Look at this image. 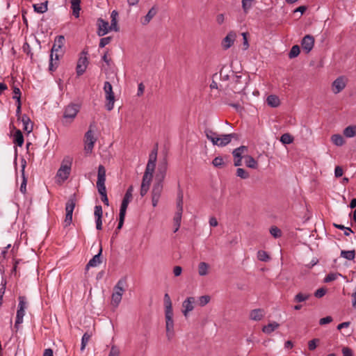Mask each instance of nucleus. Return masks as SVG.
<instances>
[{"label": "nucleus", "mask_w": 356, "mask_h": 356, "mask_svg": "<svg viewBox=\"0 0 356 356\" xmlns=\"http://www.w3.org/2000/svg\"><path fill=\"white\" fill-rule=\"evenodd\" d=\"M65 37L63 35H58L56 37L53 47L51 50L49 56V70L51 72H54L58 67V63H54V53L61 51L65 43Z\"/></svg>", "instance_id": "nucleus-1"}, {"label": "nucleus", "mask_w": 356, "mask_h": 356, "mask_svg": "<svg viewBox=\"0 0 356 356\" xmlns=\"http://www.w3.org/2000/svg\"><path fill=\"white\" fill-rule=\"evenodd\" d=\"M80 109V106L77 104H70L65 108L63 115L61 120L64 126H69L76 117Z\"/></svg>", "instance_id": "nucleus-2"}, {"label": "nucleus", "mask_w": 356, "mask_h": 356, "mask_svg": "<svg viewBox=\"0 0 356 356\" xmlns=\"http://www.w3.org/2000/svg\"><path fill=\"white\" fill-rule=\"evenodd\" d=\"M104 90L106 94V99L108 101L106 104V108L108 111H111L113 108L115 95L113 92L112 85L110 82L106 81L104 83Z\"/></svg>", "instance_id": "nucleus-3"}, {"label": "nucleus", "mask_w": 356, "mask_h": 356, "mask_svg": "<svg viewBox=\"0 0 356 356\" xmlns=\"http://www.w3.org/2000/svg\"><path fill=\"white\" fill-rule=\"evenodd\" d=\"M71 172V162L65 163V161L62 163L60 168L56 173V177L60 180H58L59 184L64 182L70 176Z\"/></svg>", "instance_id": "nucleus-4"}, {"label": "nucleus", "mask_w": 356, "mask_h": 356, "mask_svg": "<svg viewBox=\"0 0 356 356\" xmlns=\"http://www.w3.org/2000/svg\"><path fill=\"white\" fill-rule=\"evenodd\" d=\"M76 202V194L74 193L72 195L69 200H67L66 205H65V211H66V215H65V222H72V213L74 209L75 205Z\"/></svg>", "instance_id": "nucleus-5"}, {"label": "nucleus", "mask_w": 356, "mask_h": 356, "mask_svg": "<svg viewBox=\"0 0 356 356\" xmlns=\"http://www.w3.org/2000/svg\"><path fill=\"white\" fill-rule=\"evenodd\" d=\"M166 336L170 340L174 335L173 311L165 312Z\"/></svg>", "instance_id": "nucleus-6"}, {"label": "nucleus", "mask_w": 356, "mask_h": 356, "mask_svg": "<svg viewBox=\"0 0 356 356\" xmlns=\"http://www.w3.org/2000/svg\"><path fill=\"white\" fill-rule=\"evenodd\" d=\"M233 76H234L233 88L234 90V92L239 93L241 91H243V90H245V88L246 87V84H247L246 79H245L243 80V76L241 75H236V74L234 75V74Z\"/></svg>", "instance_id": "nucleus-7"}, {"label": "nucleus", "mask_w": 356, "mask_h": 356, "mask_svg": "<svg viewBox=\"0 0 356 356\" xmlns=\"http://www.w3.org/2000/svg\"><path fill=\"white\" fill-rule=\"evenodd\" d=\"M177 211L174 216V221L175 222H180L183 211V192L181 189L179 190L177 194Z\"/></svg>", "instance_id": "nucleus-8"}, {"label": "nucleus", "mask_w": 356, "mask_h": 356, "mask_svg": "<svg viewBox=\"0 0 356 356\" xmlns=\"http://www.w3.org/2000/svg\"><path fill=\"white\" fill-rule=\"evenodd\" d=\"M95 127L94 124H90L88 131L85 134V142L88 149L92 150L94 147L96 138L94 137L92 129Z\"/></svg>", "instance_id": "nucleus-9"}, {"label": "nucleus", "mask_w": 356, "mask_h": 356, "mask_svg": "<svg viewBox=\"0 0 356 356\" xmlns=\"http://www.w3.org/2000/svg\"><path fill=\"white\" fill-rule=\"evenodd\" d=\"M236 38V34L234 31H229L227 35L223 38L221 42V45L223 49L227 50L230 48Z\"/></svg>", "instance_id": "nucleus-10"}, {"label": "nucleus", "mask_w": 356, "mask_h": 356, "mask_svg": "<svg viewBox=\"0 0 356 356\" xmlns=\"http://www.w3.org/2000/svg\"><path fill=\"white\" fill-rule=\"evenodd\" d=\"M314 45V38L311 35H306L301 41L302 49L309 53L313 49Z\"/></svg>", "instance_id": "nucleus-11"}, {"label": "nucleus", "mask_w": 356, "mask_h": 356, "mask_svg": "<svg viewBox=\"0 0 356 356\" xmlns=\"http://www.w3.org/2000/svg\"><path fill=\"white\" fill-rule=\"evenodd\" d=\"M89 61L87 56H80L76 65V74L78 76L82 75L88 65Z\"/></svg>", "instance_id": "nucleus-12"}, {"label": "nucleus", "mask_w": 356, "mask_h": 356, "mask_svg": "<svg viewBox=\"0 0 356 356\" xmlns=\"http://www.w3.org/2000/svg\"><path fill=\"white\" fill-rule=\"evenodd\" d=\"M167 171V161L164 159L158 167L157 173L156 175V181L163 183Z\"/></svg>", "instance_id": "nucleus-13"}, {"label": "nucleus", "mask_w": 356, "mask_h": 356, "mask_svg": "<svg viewBox=\"0 0 356 356\" xmlns=\"http://www.w3.org/2000/svg\"><path fill=\"white\" fill-rule=\"evenodd\" d=\"M97 26L98 29L97 33L99 36H103L110 31L108 22L102 18L97 19Z\"/></svg>", "instance_id": "nucleus-14"}, {"label": "nucleus", "mask_w": 356, "mask_h": 356, "mask_svg": "<svg viewBox=\"0 0 356 356\" xmlns=\"http://www.w3.org/2000/svg\"><path fill=\"white\" fill-rule=\"evenodd\" d=\"M346 87V83L344 79L342 76L338 77L332 83V90L334 94H337L342 91Z\"/></svg>", "instance_id": "nucleus-15"}, {"label": "nucleus", "mask_w": 356, "mask_h": 356, "mask_svg": "<svg viewBox=\"0 0 356 356\" xmlns=\"http://www.w3.org/2000/svg\"><path fill=\"white\" fill-rule=\"evenodd\" d=\"M195 302V298L193 297H188L183 302L182 307L184 308L182 312L184 315L186 317L188 315V313L191 312L194 307L193 303Z\"/></svg>", "instance_id": "nucleus-16"}, {"label": "nucleus", "mask_w": 356, "mask_h": 356, "mask_svg": "<svg viewBox=\"0 0 356 356\" xmlns=\"http://www.w3.org/2000/svg\"><path fill=\"white\" fill-rule=\"evenodd\" d=\"M127 277H122L118 280V283L114 286V292H118L119 293H120L121 296H122L124 292L125 291V287L127 286Z\"/></svg>", "instance_id": "nucleus-17"}, {"label": "nucleus", "mask_w": 356, "mask_h": 356, "mask_svg": "<svg viewBox=\"0 0 356 356\" xmlns=\"http://www.w3.org/2000/svg\"><path fill=\"white\" fill-rule=\"evenodd\" d=\"M102 252V249L100 248L99 253L95 254L87 264L86 267V270L88 269L90 267H96L102 263V259H101Z\"/></svg>", "instance_id": "nucleus-18"}, {"label": "nucleus", "mask_w": 356, "mask_h": 356, "mask_svg": "<svg viewBox=\"0 0 356 356\" xmlns=\"http://www.w3.org/2000/svg\"><path fill=\"white\" fill-rule=\"evenodd\" d=\"M234 72L229 69V67H226L225 65H223L220 71V76L222 81H229L230 79V74L234 75Z\"/></svg>", "instance_id": "nucleus-19"}, {"label": "nucleus", "mask_w": 356, "mask_h": 356, "mask_svg": "<svg viewBox=\"0 0 356 356\" xmlns=\"http://www.w3.org/2000/svg\"><path fill=\"white\" fill-rule=\"evenodd\" d=\"M265 315L264 311L262 309H255L250 312V318L253 321H260Z\"/></svg>", "instance_id": "nucleus-20"}, {"label": "nucleus", "mask_w": 356, "mask_h": 356, "mask_svg": "<svg viewBox=\"0 0 356 356\" xmlns=\"http://www.w3.org/2000/svg\"><path fill=\"white\" fill-rule=\"evenodd\" d=\"M237 134H224L222 135L220 137H219L220 139V146L224 147L227 145H228L231 141L232 139L234 138H236Z\"/></svg>", "instance_id": "nucleus-21"}, {"label": "nucleus", "mask_w": 356, "mask_h": 356, "mask_svg": "<svg viewBox=\"0 0 356 356\" xmlns=\"http://www.w3.org/2000/svg\"><path fill=\"white\" fill-rule=\"evenodd\" d=\"M81 1L80 0H71V8L72 10V15L76 17H79L81 10Z\"/></svg>", "instance_id": "nucleus-22"}, {"label": "nucleus", "mask_w": 356, "mask_h": 356, "mask_svg": "<svg viewBox=\"0 0 356 356\" xmlns=\"http://www.w3.org/2000/svg\"><path fill=\"white\" fill-rule=\"evenodd\" d=\"M157 13V8L155 7H152L148 11L147 14L142 19L141 23L143 25L147 24L150 20L156 15Z\"/></svg>", "instance_id": "nucleus-23"}, {"label": "nucleus", "mask_w": 356, "mask_h": 356, "mask_svg": "<svg viewBox=\"0 0 356 356\" xmlns=\"http://www.w3.org/2000/svg\"><path fill=\"white\" fill-rule=\"evenodd\" d=\"M21 120L24 124V130L28 133L31 132L33 130V124L31 123L29 117L24 114L22 116Z\"/></svg>", "instance_id": "nucleus-24"}, {"label": "nucleus", "mask_w": 356, "mask_h": 356, "mask_svg": "<svg viewBox=\"0 0 356 356\" xmlns=\"http://www.w3.org/2000/svg\"><path fill=\"white\" fill-rule=\"evenodd\" d=\"M248 151V147L241 145L239 147L234 149L232 152L234 159H244L243 154Z\"/></svg>", "instance_id": "nucleus-25"}, {"label": "nucleus", "mask_w": 356, "mask_h": 356, "mask_svg": "<svg viewBox=\"0 0 356 356\" xmlns=\"http://www.w3.org/2000/svg\"><path fill=\"white\" fill-rule=\"evenodd\" d=\"M24 139L22 131L19 129H17L13 136V143L16 145L22 147L24 144Z\"/></svg>", "instance_id": "nucleus-26"}, {"label": "nucleus", "mask_w": 356, "mask_h": 356, "mask_svg": "<svg viewBox=\"0 0 356 356\" xmlns=\"http://www.w3.org/2000/svg\"><path fill=\"white\" fill-rule=\"evenodd\" d=\"M22 162H23L22 165V182L20 186V191L22 193L25 194L26 192V183H27V179L26 178V177L24 175V168L26 167V161L23 159Z\"/></svg>", "instance_id": "nucleus-27"}, {"label": "nucleus", "mask_w": 356, "mask_h": 356, "mask_svg": "<svg viewBox=\"0 0 356 356\" xmlns=\"http://www.w3.org/2000/svg\"><path fill=\"white\" fill-rule=\"evenodd\" d=\"M245 165L250 168L257 169L258 167L257 161L250 155L244 156Z\"/></svg>", "instance_id": "nucleus-28"}, {"label": "nucleus", "mask_w": 356, "mask_h": 356, "mask_svg": "<svg viewBox=\"0 0 356 356\" xmlns=\"http://www.w3.org/2000/svg\"><path fill=\"white\" fill-rule=\"evenodd\" d=\"M162 191H163V183L156 181L153 186V188L152 191V196L160 197Z\"/></svg>", "instance_id": "nucleus-29"}, {"label": "nucleus", "mask_w": 356, "mask_h": 356, "mask_svg": "<svg viewBox=\"0 0 356 356\" xmlns=\"http://www.w3.org/2000/svg\"><path fill=\"white\" fill-rule=\"evenodd\" d=\"M48 1H45L43 3L39 4H33V7L35 13L42 14L47 11Z\"/></svg>", "instance_id": "nucleus-30"}, {"label": "nucleus", "mask_w": 356, "mask_h": 356, "mask_svg": "<svg viewBox=\"0 0 356 356\" xmlns=\"http://www.w3.org/2000/svg\"><path fill=\"white\" fill-rule=\"evenodd\" d=\"M280 327V324L275 321L268 323L264 325L262 328V331L266 334H270L274 330Z\"/></svg>", "instance_id": "nucleus-31"}, {"label": "nucleus", "mask_w": 356, "mask_h": 356, "mask_svg": "<svg viewBox=\"0 0 356 356\" xmlns=\"http://www.w3.org/2000/svg\"><path fill=\"white\" fill-rule=\"evenodd\" d=\"M133 191H134L133 186H130L128 188V189L127 190L126 193H125V195H124V196L123 197V200H122V204H124V205H126V206L129 205V203L132 200V192H133Z\"/></svg>", "instance_id": "nucleus-32"}, {"label": "nucleus", "mask_w": 356, "mask_h": 356, "mask_svg": "<svg viewBox=\"0 0 356 356\" xmlns=\"http://www.w3.org/2000/svg\"><path fill=\"white\" fill-rule=\"evenodd\" d=\"M266 101H267L268 104L273 108L277 107L280 104L279 97L275 95H269L267 97Z\"/></svg>", "instance_id": "nucleus-33"}, {"label": "nucleus", "mask_w": 356, "mask_h": 356, "mask_svg": "<svg viewBox=\"0 0 356 356\" xmlns=\"http://www.w3.org/2000/svg\"><path fill=\"white\" fill-rule=\"evenodd\" d=\"M209 265L204 261H202L198 265V274L200 276H205L209 273Z\"/></svg>", "instance_id": "nucleus-34"}, {"label": "nucleus", "mask_w": 356, "mask_h": 356, "mask_svg": "<svg viewBox=\"0 0 356 356\" xmlns=\"http://www.w3.org/2000/svg\"><path fill=\"white\" fill-rule=\"evenodd\" d=\"M156 160L152 161V159H149L144 174L153 176V173L156 167Z\"/></svg>", "instance_id": "nucleus-35"}, {"label": "nucleus", "mask_w": 356, "mask_h": 356, "mask_svg": "<svg viewBox=\"0 0 356 356\" xmlns=\"http://www.w3.org/2000/svg\"><path fill=\"white\" fill-rule=\"evenodd\" d=\"M24 316V310L23 309H19L17 311L16 321L15 323V328L17 330L19 325L23 322V317Z\"/></svg>", "instance_id": "nucleus-36"}, {"label": "nucleus", "mask_w": 356, "mask_h": 356, "mask_svg": "<svg viewBox=\"0 0 356 356\" xmlns=\"http://www.w3.org/2000/svg\"><path fill=\"white\" fill-rule=\"evenodd\" d=\"M343 135L347 138H352L356 135V125H350L343 130Z\"/></svg>", "instance_id": "nucleus-37"}, {"label": "nucleus", "mask_w": 356, "mask_h": 356, "mask_svg": "<svg viewBox=\"0 0 356 356\" xmlns=\"http://www.w3.org/2000/svg\"><path fill=\"white\" fill-rule=\"evenodd\" d=\"M332 142L337 146H342L344 143L345 140L343 138V136L340 134H334L331 137Z\"/></svg>", "instance_id": "nucleus-38"}, {"label": "nucleus", "mask_w": 356, "mask_h": 356, "mask_svg": "<svg viewBox=\"0 0 356 356\" xmlns=\"http://www.w3.org/2000/svg\"><path fill=\"white\" fill-rule=\"evenodd\" d=\"M106 181V169L104 165H99L98 167V173H97V181L102 182Z\"/></svg>", "instance_id": "nucleus-39"}, {"label": "nucleus", "mask_w": 356, "mask_h": 356, "mask_svg": "<svg viewBox=\"0 0 356 356\" xmlns=\"http://www.w3.org/2000/svg\"><path fill=\"white\" fill-rule=\"evenodd\" d=\"M341 257L348 260H353L355 257V251L353 250H341Z\"/></svg>", "instance_id": "nucleus-40"}, {"label": "nucleus", "mask_w": 356, "mask_h": 356, "mask_svg": "<svg viewBox=\"0 0 356 356\" xmlns=\"http://www.w3.org/2000/svg\"><path fill=\"white\" fill-rule=\"evenodd\" d=\"M293 137L289 133L284 134L280 137V142L284 145H289L293 142Z\"/></svg>", "instance_id": "nucleus-41"}, {"label": "nucleus", "mask_w": 356, "mask_h": 356, "mask_svg": "<svg viewBox=\"0 0 356 356\" xmlns=\"http://www.w3.org/2000/svg\"><path fill=\"white\" fill-rule=\"evenodd\" d=\"M102 207L100 205H97L95 207L94 215L95 217V222H102Z\"/></svg>", "instance_id": "nucleus-42"}, {"label": "nucleus", "mask_w": 356, "mask_h": 356, "mask_svg": "<svg viewBox=\"0 0 356 356\" xmlns=\"http://www.w3.org/2000/svg\"><path fill=\"white\" fill-rule=\"evenodd\" d=\"M92 337V333H89L88 332H86L83 334L82 339H81V350L83 351L88 341H90V338Z\"/></svg>", "instance_id": "nucleus-43"}, {"label": "nucleus", "mask_w": 356, "mask_h": 356, "mask_svg": "<svg viewBox=\"0 0 356 356\" xmlns=\"http://www.w3.org/2000/svg\"><path fill=\"white\" fill-rule=\"evenodd\" d=\"M165 312H172V302L168 293L164 295Z\"/></svg>", "instance_id": "nucleus-44"}, {"label": "nucleus", "mask_w": 356, "mask_h": 356, "mask_svg": "<svg viewBox=\"0 0 356 356\" xmlns=\"http://www.w3.org/2000/svg\"><path fill=\"white\" fill-rule=\"evenodd\" d=\"M122 296L120 295L118 292H114L112 294L111 297V303L113 305L117 307L119 303L121 302Z\"/></svg>", "instance_id": "nucleus-45"}, {"label": "nucleus", "mask_w": 356, "mask_h": 356, "mask_svg": "<svg viewBox=\"0 0 356 356\" xmlns=\"http://www.w3.org/2000/svg\"><path fill=\"white\" fill-rule=\"evenodd\" d=\"M341 275L339 273H330L327 274L324 278V282L328 283L336 280Z\"/></svg>", "instance_id": "nucleus-46"}, {"label": "nucleus", "mask_w": 356, "mask_h": 356, "mask_svg": "<svg viewBox=\"0 0 356 356\" xmlns=\"http://www.w3.org/2000/svg\"><path fill=\"white\" fill-rule=\"evenodd\" d=\"M270 234L275 238L282 236V230L276 226H272L269 229Z\"/></svg>", "instance_id": "nucleus-47"}, {"label": "nucleus", "mask_w": 356, "mask_h": 356, "mask_svg": "<svg viewBox=\"0 0 356 356\" xmlns=\"http://www.w3.org/2000/svg\"><path fill=\"white\" fill-rule=\"evenodd\" d=\"M300 52V47L297 44L293 45L289 53V57L290 58H296L299 55Z\"/></svg>", "instance_id": "nucleus-48"}, {"label": "nucleus", "mask_w": 356, "mask_h": 356, "mask_svg": "<svg viewBox=\"0 0 356 356\" xmlns=\"http://www.w3.org/2000/svg\"><path fill=\"white\" fill-rule=\"evenodd\" d=\"M257 258L262 261H268L270 259L268 254L264 250H259L257 252Z\"/></svg>", "instance_id": "nucleus-49"}, {"label": "nucleus", "mask_w": 356, "mask_h": 356, "mask_svg": "<svg viewBox=\"0 0 356 356\" xmlns=\"http://www.w3.org/2000/svg\"><path fill=\"white\" fill-rule=\"evenodd\" d=\"M127 207H128V206L121 204L120 213H119L118 222H124Z\"/></svg>", "instance_id": "nucleus-50"}, {"label": "nucleus", "mask_w": 356, "mask_h": 356, "mask_svg": "<svg viewBox=\"0 0 356 356\" xmlns=\"http://www.w3.org/2000/svg\"><path fill=\"white\" fill-rule=\"evenodd\" d=\"M236 176L241 177V179H248L250 177L249 173L245 170L243 168H238L236 170Z\"/></svg>", "instance_id": "nucleus-51"}, {"label": "nucleus", "mask_w": 356, "mask_h": 356, "mask_svg": "<svg viewBox=\"0 0 356 356\" xmlns=\"http://www.w3.org/2000/svg\"><path fill=\"white\" fill-rule=\"evenodd\" d=\"M211 300V297L208 295L202 296L199 298L198 304L201 307H204L207 305Z\"/></svg>", "instance_id": "nucleus-52"}, {"label": "nucleus", "mask_w": 356, "mask_h": 356, "mask_svg": "<svg viewBox=\"0 0 356 356\" xmlns=\"http://www.w3.org/2000/svg\"><path fill=\"white\" fill-rule=\"evenodd\" d=\"M224 103L234 108L237 111H241L243 109L239 102L231 103L228 101L227 98H225L223 100Z\"/></svg>", "instance_id": "nucleus-53"}, {"label": "nucleus", "mask_w": 356, "mask_h": 356, "mask_svg": "<svg viewBox=\"0 0 356 356\" xmlns=\"http://www.w3.org/2000/svg\"><path fill=\"white\" fill-rule=\"evenodd\" d=\"M309 298V294H303L302 293H298V294L296 295L294 300L297 302H300L307 300Z\"/></svg>", "instance_id": "nucleus-54"}, {"label": "nucleus", "mask_w": 356, "mask_h": 356, "mask_svg": "<svg viewBox=\"0 0 356 356\" xmlns=\"http://www.w3.org/2000/svg\"><path fill=\"white\" fill-rule=\"evenodd\" d=\"M97 187L98 192L101 196L106 195V189L105 186V181L97 182Z\"/></svg>", "instance_id": "nucleus-55"}, {"label": "nucleus", "mask_w": 356, "mask_h": 356, "mask_svg": "<svg viewBox=\"0 0 356 356\" xmlns=\"http://www.w3.org/2000/svg\"><path fill=\"white\" fill-rule=\"evenodd\" d=\"M212 164L215 166V167H217V168H222V166L225 165V163L223 161V159L222 157L220 156H217L216 157L213 161H212Z\"/></svg>", "instance_id": "nucleus-56"}, {"label": "nucleus", "mask_w": 356, "mask_h": 356, "mask_svg": "<svg viewBox=\"0 0 356 356\" xmlns=\"http://www.w3.org/2000/svg\"><path fill=\"white\" fill-rule=\"evenodd\" d=\"M152 177H153L152 175L144 174L141 184H144L145 186H147V187L149 188V185L152 181Z\"/></svg>", "instance_id": "nucleus-57"}, {"label": "nucleus", "mask_w": 356, "mask_h": 356, "mask_svg": "<svg viewBox=\"0 0 356 356\" xmlns=\"http://www.w3.org/2000/svg\"><path fill=\"white\" fill-rule=\"evenodd\" d=\"M23 51L26 53L28 56H30L31 59L33 58V53L31 52V47L29 44L26 42L24 43L23 47Z\"/></svg>", "instance_id": "nucleus-58"}, {"label": "nucleus", "mask_w": 356, "mask_h": 356, "mask_svg": "<svg viewBox=\"0 0 356 356\" xmlns=\"http://www.w3.org/2000/svg\"><path fill=\"white\" fill-rule=\"evenodd\" d=\"M254 0H242V7L245 12H247L252 6Z\"/></svg>", "instance_id": "nucleus-59"}, {"label": "nucleus", "mask_w": 356, "mask_h": 356, "mask_svg": "<svg viewBox=\"0 0 356 356\" xmlns=\"http://www.w3.org/2000/svg\"><path fill=\"white\" fill-rule=\"evenodd\" d=\"M320 341L318 339H314L309 341L308 348L309 350H314L317 346V343Z\"/></svg>", "instance_id": "nucleus-60"}, {"label": "nucleus", "mask_w": 356, "mask_h": 356, "mask_svg": "<svg viewBox=\"0 0 356 356\" xmlns=\"http://www.w3.org/2000/svg\"><path fill=\"white\" fill-rule=\"evenodd\" d=\"M112 40V38L111 37H106V38H102V39H100V42H99V47L100 48H103L104 47L106 44H108V43H110V42Z\"/></svg>", "instance_id": "nucleus-61"}, {"label": "nucleus", "mask_w": 356, "mask_h": 356, "mask_svg": "<svg viewBox=\"0 0 356 356\" xmlns=\"http://www.w3.org/2000/svg\"><path fill=\"white\" fill-rule=\"evenodd\" d=\"M157 152H158V144L156 143L154 147V149H152V151L151 152V153L149 154V159H152V161L153 160H156V159H157Z\"/></svg>", "instance_id": "nucleus-62"}, {"label": "nucleus", "mask_w": 356, "mask_h": 356, "mask_svg": "<svg viewBox=\"0 0 356 356\" xmlns=\"http://www.w3.org/2000/svg\"><path fill=\"white\" fill-rule=\"evenodd\" d=\"M204 132H205V135H206L207 138L209 140H210L211 138H213L215 137H218V134L216 132H214L212 130L209 129H207L204 131Z\"/></svg>", "instance_id": "nucleus-63"}, {"label": "nucleus", "mask_w": 356, "mask_h": 356, "mask_svg": "<svg viewBox=\"0 0 356 356\" xmlns=\"http://www.w3.org/2000/svg\"><path fill=\"white\" fill-rule=\"evenodd\" d=\"M120 350L118 347L113 346L111 348L108 356H119Z\"/></svg>", "instance_id": "nucleus-64"}]
</instances>
